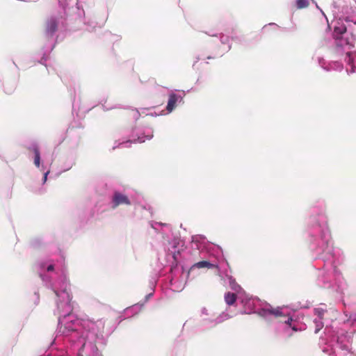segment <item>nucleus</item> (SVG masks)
I'll list each match as a JSON object with an SVG mask.
<instances>
[{
  "label": "nucleus",
  "mask_w": 356,
  "mask_h": 356,
  "mask_svg": "<svg viewBox=\"0 0 356 356\" xmlns=\"http://www.w3.org/2000/svg\"><path fill=\"white\" fill-rule=\"evenodd\" d=\"M120 204L130 205L131 202L128 197L119 193L115 192L113 196V209H116Z\"/></svg>",
  "instance_id": "1"
},
{
  "label": "nucleus",
  "mask_w": 356,
  "mask_h": 356,
  "mask_svg": "<svg viewBox=\"0 0 356 356\" xmlns=\"http://www.w3.org/2000/svg\"><path fill=\"white\" fill-rule=\"evenodd\" d=\"M58 21L55 18H50L47 21L45 33L48 37H51L58 29Z\"/></svg>",
  "instance_id": "2"
},
{
  "label": "nucleus",
  "mask_w": 356,
  "mask_h": 356,
  "mask_svg": "<svg viewBox=\"0 0 356 356\" xmlns=\"http://www.w3.org/2000/svg\"><path fill=\"white\" fill-rule=\"evenodd\" d=\"M179 99H181V97L175 93H171L169 95L166 110L168 113H171L176 107L177 102Z\"/></svg>",
  "instance_id": "3"
},
{
  "label": "nucleus",
  "mask_w": 356,
  "mask_h": 356,
  "mask_svg": "<svg viewBox=\"0 0 356 356\" xmlns=\"http://www.w3.org/2000/svg\"><path fill=\"white\" fill-rule=\"evenodd\" d=\"M195 268H218V266L216 265L211 264L209 261H199V262H197L195 264H193L191 268V270H192L193 269H194Z\"/></svg>",
  "instance_id": "4"
},
{
  "label": "nucleus",
  "mask_w": 356,
  "mask_h": 356,
  "mask_svg": "<svg viewBox=\"0 0 356 356\" xmlns=\"http://www.w3.org/2000/svg\"><path fill=\"white\" fill-rule=\"evenodd\" d=\"M236 295L234 293L227 292L225 294V301L228 305H233L236 300Z\"/></svg>",
  "instance_id": "5"
},
{
  "label": "nucleus",
  "mask_w": 356,
  "mask_h": 356,
  "mask_svg": "<svg viewBox=\"0 0 356 356\" xmlns=\"http://www.w3.org/2000/svg\"><path fill=\"white\" fill-rule=\"evenodd\" d=\"M29 150H32L34 153V164L35 166L39 167L40 163V154L38 146H34L33 148H29Z\"/></svg>",
  "instance_id": "6"
},
{
  "label": "nucleus",
  "mask_w": 356,
  "mask_h": 356,
  "mask_svg": "<svg viewBox=\"0 0 356 356\" xmlns=\"http://www.w3.org/2000/svg\"><path fill=\"white\" fill-rule=\"evenodd\" d=\"M346 61L348 65L351 66V68L350 70V72H355V67L353 65V55L352 53L348 52L346 54Z\"/></svg>",
  "instance_id": "7"
},
{
  "label": "nucleus",
  "mask_w": 356,
  "mask_h": 356,
  "mask_svg": "<svg viewBox=\"0 0 356 356\" xmlns=\"http://www.w3.org/2000/svg\"><path fill=\"white\" fill-rule=\"evenodd\" d=\"M326 312L327 310L322 307H316L314 309V314L318 316L320 319L323 318L324 314Z\"/></svg>",
  "instance_id": "8"
},
{
  "label": "nucleus",
  "mask_w": 356,
  "mask_h": 356,
  "mask_svg": "<svg viewBox=\"0 0 356 356\" xmlns=\"http://www.w3.org/2000/svg\"><path fill=\"white\" fill-rule=\"evenodd\" d=\"M266 314L274 315L276 317L282 316V313L280 309H270L265 310Z\"/></svg>",
  "instance_id": "9"
},
{
  "label": "nucleus",
  "mask_w": 356,
  "mask_h": 356,
  "mask_svg": "<svg viewBox=\"0 0 356 356\" xmlns=\"http://www.w3.org/2000/svg\"><path fill=\"white\" fill-rule=\"evenodd\" d=\"M308 0H297L296 1V7L298 9H302L308 7L309 6Z\"/></svg>",
  "instance_id": "10"
},
{
  "label": "nucleus",
  "mask_w": 356,
  "mask_h": 356,
  "mask_svg": "<svg viewBox=\"0 0 356 356\" xmlns=\"http://www.w3.org/2000/svg\"><path fill=\"white\" fill-rule=\"evenodd\" d=\"M334 31L336 34H343L346 31V28L345 26L335 27Z\"/></svg>",
  "instance_id": "11"
},
{
  "label": "nucleus",
  "mask_w": 356,
  "mask_h": 356,
  "mask_svg": "<svg viewBox=\"0 0 356 356\" xmlns=\"http://www.w3.org/2000/svg\"><path fill=\"white\" fill-rule=\"evenodd\" d=\"M315 323L316 324V328L315 330V333H317L323 327V323L321 322H318V321H315Z\"/></svg>",
  "instance_id": "12"
},
{
  "label": "nucleus",
  "mask_w": 356,
  "mask_h": 356,
  "mask_svg": "<svg viewBox=\"0 0 356 356\" xmlns=\"http://www.w3.org/2000/svg\"><path fill=\"white\" fill-rule=\"evenodd\" d=\"M230 284L232 286V289L234 290H236L237 288H240L239 285H238L235 282H233V285L232 282L230 283Z\"/></svg>",
  "instance_id": "13"
},
{
  "label": "nucleus",
  "mask_w": 356,
  "mask_h": 356,
  "mask_svg": "<svg viewBox=\"0 0 356 356\" xmlns=\"http://www.w3.org/2000/svg\"><path fill=\"white\" fill-rule=\"evenodd\" d=\"M346 21L353 22L356 23V19H355V17H347L346 18Z\"/></svg>",
  "instance_id": "14"
},
{
  "label": "nucleus",
  "mask_w": 356,
  "mask_h": 356,
  "mask_svg": "<svg viewBox=\"0 0 356 356\" xmlns=\"http://www.w3.org/2000/svg\"><path fill=\"white\" fill-rule=\"evenodd\" d=\"M292 321H293L292 318L291 317H289L287 318V320L284 321V323L288 324V325H289L290 326H291V323Z\"/></svg>",
  "instance_id": "15"
},
{
  "label": "nucleus",
  "mask_w": 356,
  "mask_h": 356,
  "mask_svg": "<svg viewBox=\"0 0 356 356\" xmlns=\"http://www.w3.org/2000/svg\"><path fill=\"white\" fill-rule=\"evenodd\" d=\"M54 269V266L52 264L48 266V267L47 268V271H53Z\"/></svg>",
  "instance_id": "16"
},
{
  "label": "nucleus",
  "mask_w": 356,
  "mask_h": 356,
  "mask_svg": "<svg viewBox=\"0 0 356 356\" xmlns=\"http://www.w3.org/2000/svg\"><path fill=\"white\" fill-rule=\"evenodd\" d=\"M48 173H49V172H46V173L44 174V181L47 180V177Z\"/></svg>",
  "instance_id": "17"
},
{
  "label": "nucleus",
  "mask_w": 356,
  "mask_h": 356,
  "mask_svg": "<svg viewBox=\"0 0 356 356\" xmlns=\"http://www.w3.org/2000/svg\"><path fill=\"white\" fill-rule=\"evenodd\" d=\"M292 329H293V330H295V331H296V330H297V329H296L295 327H292Z\"/></svg>",
  "instance_id": "18"
},
{
  "label": "nucleus",
  "mask_w": 356,
  "mask_h": 356,
  "mask_svg": "<svg viewBox=\"0 0 356 356\" xmlns=\"http://www.w3.org/2000/svg\"><path fill=\"white\" fill-rule=\"evenodd\" d=\"M346 43H347V44H350V45L353 46V44H351V43H350L348 42H347Z\"/></svg>",
  "instance_id": "19"
}]
</instances>
